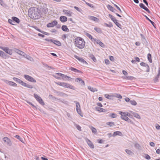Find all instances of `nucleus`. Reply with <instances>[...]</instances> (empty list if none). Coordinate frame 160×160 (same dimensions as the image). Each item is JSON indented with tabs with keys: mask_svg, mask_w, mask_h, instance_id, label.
I'll return each mask as SVG.
<instances>
[{
	"mask_svg": "<svg viewBox=\"0 0 160 160\" xmlns=\"http://www.w3.org/2000/svg\"><path fill=\"white\" fill-rule=\"evenodd\" d=\"M74 57L76 59H77V60H78L79 62L82 63L86 64H87V62L84 59H83L82 58H81L80 57H79L78 56H77L76 55H74Z\"/></svg>",
	"mask_w": 160,
	"mask_h": 160,
	"instance_id": "nucleus-11",
	"label": "nucleus"
},
{
	"mask_svg": "<svg viewBox=\"0 0 160 160\" xmlns=\"http://www.w3.org/2000/svg\"><path fill=\"white\" fill-rule=\"evenodd\" d=\"M76 127L77 129H78V130L80 131H81V128L79 125H76Z\"/></svg>",
	"mask_w": 160,
	"mask_h": 160,
	"instance_id": "nucleus-60",
	"label": "nucleus"
},
{
	"mask_svg": "<svg viewBox=\"0 0 160 160\" xmlns=\"http://www.w3.org/2000/svg\"><path fill=\"white\" fill-rule=\"evenodd\" d=\"M28 15L31 18L34 19H37L39 18L41 14L39 10L37 8L35 9L33 8H31L28 10Z\"/></svg>",
	"mask_w": 160,
	"mask_h": 160,
	"instance_id": "nucleus-1",
	"label": "nucleus"
},
{
	"mask_svg": "<svg viewBox=\"0 0 160 160\" xmlns=\"http://www.w3.org/2000/svg\"><path fill=\"white\" fill-rule=\"evenodd\" d=\"M98 44L101 46V47H104V44L101 41L99 42Z\"/></svg>",
	"mask_w": 160,
	"mask_h": 160,
	"instance_id": "nucleus-63",
	"label": "nucleus"
},
{
	"mask_svg": "<svg viewBox=\"0 0 160 160\" xmlns=\"http://www.w3.org/2000/svg\"><path fill=\"white\" fill-rule=\"evenodd\" d=\"M3 141L8 146H11L12 142L9 138L7 137H5L3 138Z\"/></svg>",
	"mask_w": 160,
	"mask_h": 160,
	"instance_id": "nucleus-7",
	"label": "nucleus"
},
{
	"mask_svg": "<svg viewBox=\"0 0 160 160\" xmlns=\"http://www.w3.org/2000/svg\"><path fill=\"white\" fill-rule=\"evenodd\" d=\"M61 73H56L53 75V77L57 79H61Z\"/></svg>",
	"mask_w": 160,
	"mask_h": 160,
	"instance_id": "nucleus-21",
	"label": "nucleus"
},
{
	"mask_svg": "<svg viewBox=\"0 0 160 160\" xmlns=\"http://www.w3.org/2000/svg\"><path fill=\"white\" fill-rule=\"evenodd\" d=\"M125 152H126L128 154L131 155L133 154L131 150L129 149H126Z\"/></svg>",
	"mask_w": 160,
	"mask_h": 160,
	"instance_id": "nucleus-45",
	"label": "nucleus"
},
{
	"mask_svg": "<svg viewBox=\"0 0 160 160\" xmlns=\"http://www.w3.org/2000/svg\"><path fill=\"white\" fill-rule=\"evenodd\" d=\"M128 122L132 124L133 125H135V123L132 121L130 119H129L127 121Z\"/></svg>",
	"mask_w": 160,
	"mask_h": 160,
	"instance_id": "nucleus-50",
	"label": "nucleus"
},
{
	"mask_svg": "<svg viewBox=\"0 0 160 160\" xmlns=\"http://www.w3.org/2000/svg\"><path fill=\"white\" fill-rule=\"evenodd\" d=\"M0 48L9 55H12V49H9V48L8 47H5L0 46Z\"/></svg>",
	"mask_w": 160,
	"mask_h": 160,
	"instance_id": "nucleus-5",
	"label": "nucleus"
},
{
	"mask_svg": "<svg viewBox=\"0 0 160 160\" xmlns=\"http://www.w3.org/2000/svg\"><path fill=\"white\" fill-rule=\"evenodd\" d=\"M53 43L58 46H60L62 45L61 42L58 40H53Z\"/></svg>",
	"mask_w": 160,
	"mask_h": 160,
	"instance_id": "nucleus-23",
	"label": "nucleus"
},
{
	"mask_svg": "<svg viewBox=\"0 0 160 160\" xmlns=\"http://www.w3.org/2000/svg\"><path fill=\"white\" fill-rule=\"evenodd\" d=\"M126 112H119V113L121 115V118L123 119V118H125L127 117Z\"/></svg>",
	"mask_w": 160,
	"mask_h": 160,
	"instance_id": "nucleus-22",
	"label": "nucleus"
},
{
	"mask_svg": "<svg viewBox=\"0 0 160 160\" xmlns=\"http://www.w3.org/2000/svg\"><path fill=\"white\" fill-rule=\"evenodd\" d=\"M62 29L65 32H69V30L66 25H62Z\"/></svg>",
	"mask_w": 160,
	"mask_h": 160,
	"instance_id": "nucleus-26",
	"label": "nucleus"
},
{
	"mask_svg": "<svg viewBox=\"0 0 160 160\" xmlns=\"http://www.w3.org/2000/svg\"><path fill=\"white\" fill-rule=\"evenodd\" d=\"M33 95L34 98L40 104L42 105H45V103L42 99L40 96L36 93H34Z\"/></svg>",
	"mask_w": 160,
	"mask_h": 160,
	"instance_id": "nucleus-4",
	"label": "nucleus"
},
{
	"mask_svg": "<svg viewBox=\"0 0 160 160\" xmlns=\"http://www.w3.org/2000/svg\"><path fill=\"white\" fill-rule=\"evenodd\" d=\"M88 18L89 20L96 22H98L99 21V18L96 17L91 16H89L88 17Z\"/></svg>",
	"mask_w": 160,
	"mask_h": 160,
	"instance_id": "nucleus-13",
	"label": "nucleus"
},
{
	"mask_svg": "<svg viewBox=\"0 0 160 160\" xmlns=\"http://www.w3.org/2000/svg\"><path fill=\"white\" fill-rule=\"evenodd\" d=\"M13 79L15 81H16V82H18V83H19L20 84H21L22 81L19 79V78H15V77H14L13 78Z\"/></svg>",
	"mask_w": 160,
	"mask_h": 160,
	"instance_id": "nucleus-32",
	"label": "nucleus"
},
{
	"mask_svg": "<svg viewBox=\"0 0 160 160\" xmlns=\"http://www.w3.org/2000/svg\"><path fill=\"white\" fill-rule=\"evenodd\" d=\"M114 95V97H116L118 98L121 99L122 98V96L119 94H115Z\"/></svg>",
	"mask_w": 160,
	"mask_h": 160,
	"instance_id": "nucleus-44",
	"label": "nucleus"
},
{
	"mask_svg": "<svg viewBox=\"0 0 160 160\" xmlns=\"http://www.w3.org/2000/svg\"><path fill=\"white\" fill-rule=\"evenodd\" d=\"M145 67L146 68V72H148L150 71V68L149 65L147 64L145 66Z\"/></svg>",
	"mask_w": 160,
	"mask_h": 160,
	"instance_id": "nucleus-47",
	"label": "nucleus"
},
{
	"mask_svg": "<svg viewBox=\"0 0 160 160\" xmlns=\"http://www.w3.org/2000/svg\"><path fill=\"white\" fill-rule=\"evenodd\" d=\"M25 58H26L28 60H30L31 61V59H32V58L29 56V55L26 54H25V56H24Z\"/></svg>",
	"mask_w": 160,
	"mask_h": 160,
	"instance_id": "nucleus-46",
	"label": "nucleus"
},
{
	"mask_svg": "<svg viewBox=\"0 0 160 160\" xmlns=\"http://www.w3.org/2000/svg\"><path fill=\"white\" fill-rule=\"evenodd\" d=\"M109 17L111 18V19L112 20L113 22L115 21L116 19L112 15L109 14Z\"/></svg>",
	"mask_w": 160,
	"mask_h": 160,
	"instance_id": "nucleus-40",
	"label": "nucleus"
},
{
	"mask_svg": "<svg viewBox=\"0 0 160 160\" xmlns=\"http://www.w3.org/2000/svg\"><path fill=\"white\" fill-rule=\"evenodd\" d=\"M61 79H62L63 80H66L70 78L68 76H67L66 75L61 73Z\"/></svg>",
	"mask_w": 160,
	"mask_h": 160,
	"instance_id": "nucleus-18",
	"label": "nucleus"
},
{
	"mask_svg": "<svg viewBox=\"0 0 160 160\" xmlns=\"http://www.w3.org/2000/svg\"><path fill=\"white\" fill-rule=\"evenodd\" d=\"M8 22L9 23H10V24L13 25H15V22H14V21L12 19H9L8 20Z\"/></svg>",
	"mask_w": 160,
	"mask_h": 160,
	"instance_id": "nucleus-41",
	"label": "nucleus"
},
{
	"mask_svg": "<svg viewBox=\"0 0 160 160\" xmlns=\"http://www.w3.org/2000/svg\"><path fill=\"white\" fill-rule=\"evenodd\" d=\"M106 124L107 125H109L110 126L115 125L114 123L113 122H107L106 123Z\"/></svg>",
	"mask_w": 160,
	"mask_h": 160,
	"instance_id": "nucleus-43",
	"label": "nucleus"
},
{
	"mask_svg": "<svg viewBox=\"0 0 160 160\" xmlns=\"http://www.w3.org/2000/svg\"><path fill=\"white\" fill-rule=\"evenodd\" d=\"M126 112V115H127V116H128L130 118H132V115L130 113L127 112Z\"/></svg>",
	"mask_w": 160,
	"mask_h": 160,
	"instance_id": "nucleus-62",
	"label": "nucleus"
},
{
	"mask_svg": "<svg viewBox=\"0 0 160 160\" xmlns=\"http://www.w3.org/2000/svg\"><path fill=\"white\" fill-rule=\"evenodd\" d=\"M14 51L17 53L18 54H19V53H20L21 51L20 50H19L15 48L14 49Z\"/></svg>",
	"mask_w": 160,
	"mask_h": 160,
	"instance_id": "nucleus-55",
	"label": "nucleus"
},
{
	"mask_svg": "<svg viewBox=\"0 0 160 160\" xmlns=\"http://www.w3.org/2000/svg\"><path fill=\"white\" fill-rule=\"evenodd\" d=\"M12 19L14 21V22H16L17 23H19L20 22V21L19 19L15 17H12Z\"/></svg>",
	"mask_w": 160,
	"mask_h": 160,
	"instance_id": "nucleus-28",
	"label": "nucleus"
},
{
	"mask_svg": "<svg viewBox=\"0 0 160 160\" xmlns=\"http://www.w3.org/2000/svg\"><path fill=\"white\" fill-rule=\"evenodd\" d=\"M130 103L132 105L135 106L137 105V102L134 100H130Z\"/></svg>",
	"mask_w": 160,
	"mask_h": 160,
	"instance_id": "nucleus-42",
	"label": "nucleus"
},
{
	"mask_svg": "<svg viewBox=\"0 0 160 160\" xmlns=\"http://www.w3.org/2000/svg\"><path fill=\"white\" fill-rule=\"evenodd\" d=\"M119 28H121L122 26L121 24L118 22V20L116 19L115 21L113 22Z\"/></svg>",
	"mask_w": 160,
	"mask_h": 160,
	"instance_id": "nucleus-35",
	"label": "nucleus"
},
{
	"mask_svg": "<svg viewBox=\"0 0 160 160\" xmlns=\"http://www.w3.org/2000/svg\"><path fill=\"white\" fill-rule=\"evenodd\" d=\"M147 58L149 62L150 63H152V61L151 58V55L150 53H148V54Z\"/></svg>",
	"mask_w": 160,
	"mask_h": 160,
	"instance_id": "nucleus-36",
	"label": "nucleus"
},
{
	"mask_svg": "<svg viewBox=\"0 0 160 160\" xmlns=\"http://www.w3.org/2000/svg\"><path fill=\"white\" fill-rule=\"evenodd\" d=\"M4 82L6 84H8L10 86L13 87H16L17 86V84L13 82L9 81L6 80H4Z\"/></svg>",
	"mask_w": 160,
	"mask_h": 160,
	"instance_id": "nucleus-9",
	"label": "nucleus"
},
{
	"mask_svg": "<svg viewBox=\"0 0 160 160\" xmlns=\"http://www.w3.org/2000/svg\"><path fill=\"white\" fill-rule=\"evenodd\" d=\"M45 40L48 42H52L53 43V39L48 38H46L45 39Z\"/></svg>",
	"mask_w": 160,
	"mask_h": 160,
	"instance_id": "nucleus-58",
	"label": "nucleus"
},
{
	"mask_svg": "<svg viewBox=\"0 0 160 160\" xmlns=\"http://www.w3.org/2000/svg\"><path fill=\"white\" fill-rule=\"evenodd\" d=\"M94 30L98 33H101L102 31L100 28L98 27H95L94 28Z\"/></svg>",
	"mask_w": 160,
	"mask_h": 160,
	"instance_id": "nucleus-31",
	"label": "nucleus"
},
{
	"mask_svg": "<svg viewBox=\"0 0 160 160\" xmlns=\"http://www.w3.org/2000/svg\"><path fill=\"white\" fill-rule=\"evenodd\" d=\"M86 3L87 5H88V6H89V7H90L91 8H94V6L92 4L89 3L87 2H86Z\"/></svg>",
	"mask_w": 160,
	"mask_h": 160,
	"instance_id": "nucleus-54",
	"label": "nucleus"
},
{
	"mask_svg": "<svg viewBox=\"0 0 160 160\" xmlns=\"http://www.w3.org/2000/svg\"><path fill=\"white\" fill-rule=\"evenodd\" d=\"M134 117L138 119H141V117L136 112H135L134 113V114L133 115Z\"/></svg>",
	"mask_w": 160,
	"mask_h": 160,
	"instance_id": "nucleus-38",
	"label": "nucleus"
},
{
	"mask_svg": "<svg viewBox=\"0 0 160 160\" xmlns=\"http://www.w3.org/2000/svg\"><path fill=\"white\" fill-rule=\"evenodd\" d=\"M74 8L75 9H76L78 11L80 12H81V11H82V9H81L79 8L76 6H74Z\"/></svg>",
	"mask_w": 160,
	"mask_h": 160,
	"instance_id": "nucleus-56",
	"label": "nucleus"
},
{
	"mask_svg": "<svg viewBox=\"0 0 160 160\" xmlns=\"http://www.w3.org/2000/svg\"><path fill=\"white\" fill-rule=\"evenodd\" d=\"M20 84L24 87H26L28 84L22 81Z\"/></svg>",
	"mask_w": 160,
	"mask_h": 160,
	"instance_id": "nucleus-51",
	"label": "nucleus"
},
{
	"mask_svg": "<svg viewBox=\"0 0 160 160\" xmlns=\"http://www.w3.org/2000/svg\"><path fill=\"white\" fill-rule=\"evenodd\" d=\"M57 23V22L56 20H54L51 22L48 23L47 25V26L48 28L52 27L56 25Z\"/></svg>",
	"mask_w": 160,
	"mask_h": 160,
	"instance_id": "nucleus-10",
	"label": "nucleus"
},
{
	"mask_svg": "<svg viewBox=\"0 0 160 160\" xmlns=\"http://www.w3.org/2000/svg\"><path fill=\"white\" fill-rule=\"evenodd\" d=\"M15 137L17 138V139L19 140L20 141H21L22 142L24 143L23 139L22 138H21L18 135H16Z\"/></svg>",
	"mask_w": 160,
	"mask_h": 160,
	"instance_id": "nucleus-37",
	"label": "nucleus"
},
{
	"mask_svg": "<svg viewBox=\"0 0 160 160\" xmlns=\"http://www.w3.org/2000/svg\"><path fill=\"white\" fill-rule=\"evenodd\" d=\"M117 115L114 113H112L110 115V116L112 118H116L117 117Z\"/></svg>",
	"mask_w": 160,
	"mask_h": 160,
	"instance_id": "nucleus-53",
	"label": "nucleus"
},
{
	"mask_svg": "<svg viewBox=\"0 0 160 160\" xmlns=\"http://www.w3.org/2000/svg\"><path fill=\"white\" fill-rule=\"evenodd\" d=\"M117 135H118L120 136H122L123 134L121 132L119 131H117L114 132L112 135V136L113 137H114Z\"/></svg>",
	"mask_w": 160,
	"mask_h": 160,
	"instance_id": "nucleus-17",
	"label": "nucleus"
},
{
	"mask_svg": "<svg viewBox=\"0 0 160 160\" xmlns=\"http://www.w3.org/2000/svg\"><path fill=\"white\" fill-rule=\"evenodd\" d=\"M85 42L81 37H78L74 39V45L75 47L79 49L83 48L85 45Z\"/></svg>",
	"mask_w": 160,
	"mask_h": 160,
	"instance_id": "nucleus-2",
	"label": "nucleus"
},
{
	"mask_svg": "<svg viewBox=\"0 0 160 160\" xmlns=\"http://www.w3.org/2000/svg\"><path fill=\"white\" fill-rule=\"evenodd\" d=\"M62 11L68 17H71L72 16V13L70 11L64 9Z\"/></svg>",
	"mask_w": 160,
	"mask_h": 160,
	"instance_id": "nucleus-16",
	"label": "nucleus"
},
{
	"mask_svg": "<svg viewBox=\"0 0 160 160\" xmlns=\"http://www.w3.org/2000/svg\"><path fill=\"white\" fill-rule=\"evenodd\" d=\"M60 21L62 22H66L67 21V18L64 16H61L60 18Z\"/></svg>",
	"mask_w": 160,
	"mask_h": 160,
	"instance_id": "nucleus-19",
	"label": "nucleus"
},
{
	"mask_svg": "<svg viewBox=\"0 0 160 160\" xmlns=\"http://www.w3.org/2000/svg\"><path fill=\"white\" fill-rule=\"evenodd\" d=\"M85 140L87 144L91 148H94V146L92 142L91 141H90L87 138H86Z\"/></svg>",
	"mask_w": 160,
	"mask_h": 160,
	"instance_id": "nucleus-12",
	"label": "nucleus"
},
{
	"mask_svg": "<svg viewBox=\"0 0 160 160\" xmlns=\"http://www.w3.org/2000/svg\"><path fill=\"white\" fill-rule=\"evenodd\" d=\"M104 25L107 27H112V25L111 23H109V24H108L107 23H104Z\"/></svg>",
	"mask_w": 160,
	"mask_h": 160,
	"instance_id": "nucleus-52",
	"label": "nucleus"
},
{
	"mask_svg": "<svg viewBox=\"0 0 160 160\" xmlns=\"http://www.w3.org/2000/svg\"><path fill=\"white\" fill-rule=\"evenodd\" d=\"M89 57L92 59L94 62H96L97 60L96 59L94 56L92 54H90L89 55Z\"/></svg>",
	"mask_w": 160,
	"mask_h": 160,
	"instance_id": "nucleus-33",
	"label": "nucleus"
},
{
	"mask_svg": "<svg viewBox=\"0 0 160 160\" xmlns=\"http://www.w3.org/2000/svg\"><path fill=\"white\" fill-rule=\"evenodd\" d=\"M134 146L137 149H139L140 148V146L139 144L137 143H135V144Z\"/></svg>",
	"mask_w": 160,
	"mask_h": 160,
	"instance_id": "nucleus-57",
	"label": "nucleus"
},
{
	"mask_svg": "<svg viewBox=\"0 0 160 160\" xmlns=\"http://www.w3.org/2000/svg\"><path fill=\"white\" fill-rule=\"evenodd\" d=\"M95 109L98 111H99L101 112H105V109L100 108L98 107H95Z\"/></svg>",
	"mask_w": 160,
	"mask_h": 160,
	"instance_id": "nucleus-24",
	"label": "nucleus"
},
{
	"mask_svg": "<svg viewBox=\"0 0 160 160\" xmlns=\"http://www.w3.org/2000/svg\"><path fill=\"white\" fill-rule=\"evenodd\" d=\"M24 77L26 80L29 82H36V80L33 78L28 75H24Z\"/></svg>",
	"mask_w": 160,
	"mask_h": 160,
	"instance_id": "nucleus-6",
	"label": "nucleus"
},
{
	"mask_svg": "<svg viewBox=\"0 0 160 160\" xmlns=\"http://www.w3.org/2000/svg\"><path fill=\"white\" fill-rule=\"evenodd\" d=\"M88 89L92 92H95L98 91L97 89L96 88H93L91 86L88 87Z\"/></svg>",
	"mask_w": 160,
	"mask_h": 160,
	"instance_id": "nucleus-29",
	"label": "nucleus"
},
{
	"mask_svg": "<svg viewBox=\"0 0 160 160\" xmlns=\"http://www.w3.org/2000/svg\"><path fill=\"white\" fill-rule=\"evenodd\" d=\"M76 104V109L77 113L81 117H83V115L81 112V111L80 109V105L79 103L76 101L74 102Z\"/></svg>",
	"mask_w": 160,
	"mask_h": 160,
	"instance_id": "nucleus-3",
	"label": "nucleus"
},
{
	"mask_svg": "<svg viewBox=\"0 0 160 160\" xmlns=\"http://www.w3.org/2000/svg\"><path fill=\"white\" fill-rule=\"evenodd\" d=\"M68 36V35L63 34L62 36V38L63 40H64L66 38L67 36Z\"/></svg>",
	"mask_w": 160,
	"mask_h": 160,
	"instance_id": "nucleus-61",
	"label": "nucleus"
},
{
	"mask_svg": "<svg viewBox=\"0 0 160 160\" xmlns=\"http://www.w3.org/2000/svg\"><path fill=\"white\" fill-rule=\"evenodd\" d=\"M71 70H72V71H73L75 72H77V69L76 68H72V67L71 68Z\"/></svg>",
	"mask_w": 160,
	"mask_h": 160,
	"instance_id": "nucleus-64",
	"label": "nucleus"
},
{
	"mask_svg": "<svg viewBox=\"0 0 160 160\" xmlns=\"http://www.w3.org/2000/svg\"><path fill=\"white\" fill-rule=\"evenodd\" d=\"M145 158L146 159L148 160H150V156L148 154H145Z\"/></svg>",
	"mask_w": 160,
	"mask_h": 160,
	"instance_id": "nucleus-59",
	"label": "nucleus"
},
{
	"mask_svg": "<svg viewBox=\"0 0 160 160\" xmlns=\"http://www.w3.org/2000/svg\"><path fill=\"white\" fill-rule=\"evenodd\" d=\"M61 86L65 88H69L72 89H74V87L73 86L71 85L68 83L65 82H62Z\"/></svg>",
	"mask_w": 160,
	"mask_h": 160,
	"instance_id": "nucleus-8",
	"label": "nucleus"
},
{
	"mask_svg": "<svg viewBox=\"0 0 160 160\" xmlns=\"http://www.w3.org/2000/svg\"><path fill=\"white\" fill-rule=\"evenodd\" d=\"M86 36L90 39L93 42L95 40V38H93L92 36L89 33H86Z\"/></svg>",
	"mask_w": 160,
	"mask_h": 160,
	"instance_id": "nucleus-27",
	"label": "nucleus"
},
{
	"mask_svg": "<svg viewBox=\"0 0 160 160\" xmlns=\"http://www.w3.org/2000/svg\"><path fill=\"white\" fill-rule=\"evenodd\" d=\"M0 56L4 58H6L7 57V55H6L5 53L2 51L0 50Z\"/></svg>",
	"mask_w": 160,
	"mask_h": 160,
	"instance_id": "nucleus-20",
	"label": "nucleus"
},
{
	"mask_svg": "<svg viewBox=\"0 0 160 160\" xmlns=\"http://www.w3.org/2000/svg\"><path fill=\"white\" fill-rule=\"evenodd\" d=\"M104 96L106 98L110 100L113 99L114 98V96L112 94H106L104 95Z\"/></svg>",
	"mask_w": 160,
	"mask_h": 160,
	"instance_id": "nucleus-15",
	"label": "nucleus"
},
{
	"mask_svg": "<svg viewBox=\"0 0 160 160\" xmlns=\"http://www.w3.org/2000/svg\"><path fill=\"white\" fill-rule=\"evenodd\" d=\"M75 81L76 82H79L83 85H84V82L80 78H77L75 79Z\"/></svg>",
	"mask_w": 160,
	"mask_h": 160,
	"instance_id": "nucleus-25",
	"label": "nucleus"
},
{
	"mask_svg": "<svg viewBox=\"0 0 160 160\" xmlns=\"http://www.w3.org/2000/svg\"><path fill=\"white\" fill-rule=\"evenodd\" d=\"M34 28L36 30L42 33H45L44 32V31H43L41 30L40 29H38V28L37 27H34Z\"/></svg>",
	"mask_w": 160,
	"mask_h": 160,
	"instance_id": "nucleus-48",
	"label": "nucleus"
},
{
	"mask_svg": "<svg viewBox=\"0 0 160 160\" xmlns=\"http://www.w3.org/2000/svg\"><path fill=\"white\" fill-rule=\"evenodd\" d=\"M139 6L141 8H142L145 10L148 13H150V12L149 9H148L142 3H140L139 4Z\"/></svg>",
	"mask_w": 160,
	"mask_h": 160,
	"instance_id": "nucleus-14",
	"label": "nucleus"
},
{
	"mask_svg": "<svg viewBox=\"0 0 160 160\" xmlns=\"http://www.w3.org/2000/svg\"><path fill=\"white\" fill-rule=\"evenodd\" d=\"M145 17H146L147 19L152 24L154 27V23L152 22V21H151V20H150L146 16H145Z\"/></svg>",
	"mask_w": 160,
	"mask_h": 160,
	"instance_id": "nucleus-49",
	"label": "nucleus"
},
{
	"mask_svg": "<svg viewBox=\"0 0 160 160\" xmlns=\"http://www.w3.org/2000/svg\"><path fill=\"white\" fill-rule=\"evenodd\" d=\"M107 8L109 10L113 12H114V10H115V9L111 5L109 4L108 5H107Z\"/></svg>",
	"mask_w": 160,
	"mask_h": 160,
	"instance_id": "nucleus-30",
	"label": "nucleus"
},
{
	"mask_svg": "<svg viewBox=\"0 0 160 160\" xmlns=\"http://www.w3.org/2000/svg\"><path fill=\"white\" fill-rule=\"evenodd\" d=\"M91 129L93 133H96L97 132L96 129L92 126L89 127Z\"/></svg>",
	"mask_w": 160,
	"mask_h": 160,
	"instance_id": "nucleus-39",
	"label": "nucleus"
},
{
	"mask_svg": "<svg viewBox=\"0 0 160 160\" xmlns=\"http://www.w3.org/2000/svg\"><path fill=\"white\" fill-rule=\"evenodd\" d=\"M124 78L127 80H132L134 78L132 76H126Z\"/></svg>",
	"mask_w": 160,
	"mask_h": 160,
	"instance_id": "nucleus-34",
	"label": "nucleus"
}]
</instances>
